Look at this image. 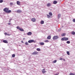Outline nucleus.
I'll return each instance as SVG.
<instances>
[{"label":"nucleus","instance_id":"f257e3e1","mask_svg":"<svg viewBox=\"0 0 75 75\" xmlns=\"http://www.w3.org/2000/svg\"><path fill=\"white\" fill-rule=\"evenodd\" d=\"M9 9L7 8H5L4 9V11L5 12V13H10L11 12V10H9Z\"/></svg>","mask_w":75,"mask_h":75},{"label":"nucleus","instance_id":"f03ea898","mask_svg":"<svg viewBox=\"0 0 75 75\" xmlns=\"http://www.w3.org/2000/svg\"><path fill=\"white\" fill-rule=\"evenodd\" d=\"M61 40L62 41H67L68 40V38L66 37H64L62 38Z\"/></svg>","mask_w":75,"mask_h":75},{"label":"nucleus","instance_id":"7ed1b4c3","mask_svg":"<svg viewBox=\"0 0 75 75\" xmlns=\"http://www.w3.org/2000/svg\"><path fill=\"white\" fill-rule=\"evenodd\" d=\"M16 28L19 30V31H24L23 29L20 28V27L19 26H17L16 27Z\"/></svg>","mask_w":75,"mask_h":75},{"label":"nucleus","instance_id":"20e7f679","mask_svg":"<svg viewBox=\"0 0 75 75\" xmlns=\"http://www.w3.org/2000/svg\"><path fill=\"white\" fill-rule=\"evenodd\" d=\"M35 42V41L34 40H30L28 41V42L29 43H31L32 42Z\"/></svg>","mask_w":75,"mask_h":75},{"label":"nucleus","instance_id":"39448f33","mask_svg":"<svg viewBox=\"0 0 75 75\" xmlns=\"http://www.w3.org/2000/svg\"><path fill=\"white\" fill-rule=\"evenodd\" d=\"M38 53V52L37 51H35L33 52L32 53V55H37Z\"/></svg>","mask_w":75,"mask_h":75},{"label":"nucleus","instance_id":"423d86ee","mask_svg":"<svg viewBox=\"0 0 75 75\" xmlns=\"http://www.w3.org/2000/svg\"><path fill=\"white\" fill-rule=\"evenodd\" d=\"M58 37L57 36H54L53 37V40H56V39H58Z\"/></svg>","mask_w":75,"mask_h":75},{"label":"nucleus","instance_id":"0eeeda50","mask_svg":"<svg viewBox=\"0 0 75 75\" xmlns=\"http://www.w3.org/2000/svg\"><path fill=\"white\" fill-rule=\"evenodd\" d=\"M42 72L43 74H45V73L46 72V71L45 70V69H43L42 70Z\"/></svg>","mask_w":75,"mask_h":75},{"label":"nucleus","instance_id":"6e6552de","mask_svg":"<svg viewBox=\"0 0 75 75\" xmlns=\"http://www.w3.org/2000/svg\"><path fill=\"white\" fill-rule=\"evenodd\" d=\"M32 21L33 22H35V21H36V19L35 18H33L32 19Z\"/></svg>","mask_w":75,"mask_h":75},{"label":"nucleus","instance_id":"1a4fd4ad","mask_svg":"<svg viewBox=\"0 0 75 75\" xmlns=\"http://www.w3.org/2000/svg\"><path fill=\"white\" fill-rule=\"evenodd\" d=\"M3 42H4V43H6V44H7V43H8L7 41L6 40H3Z\"/></svg>","mask_w":75,"mask_h":75},{"label":"nucleus","instance_id":"9d476101","mask_svg":"<svg viewBox=\"0 0 75 75\" xmlns=\"http://www.w3.org/2000/svg\"><path fill=\"white\" fill-rule=\"evenodd\" d=\"M32 34V33L31 32H29L27 33V35H30Z\"/></svg>","mask_w":75,"mask_h":75},{"label":"nucleus","instance_id":"9b49d317","mask_svg":"<svg viewBox=\"0 0 75 75\" xmlns=\"http://www.w3.org/2000/svg\"><path fill=\"white\" fill-rule=\"evenodd\" d=\"M17 13H21V10H17Z\"/></svg>","mask_w":75,"mask_h":75},{"label":"nucleus","instance_id":"f8f14e48","mask_svg":"<svg viewBox=\"0 0 75 75\" xmlns=\"http://www.w3.org/2000/svg\"><path fill=\"white\" fill-rule=\"evenodd\" d=\"M39 44L40 45H44V43L43 42L40 43Z\"/></svg>","mask_w":75,"mask_h":75},{"label":"nucleus","instance_id":"ddd939ff","mask_svg":"<svg viewBox=\"0 0 75 75\" xmlns=\"http://www.w3.org/2000/svg\"><path fill=\"white\" fill-rule=\"evenodd\" d=\"M53 4H55L57 3V1H54L53 2Z\"/></svg>","mask_w":75,"mask_h":75},{"label":"nucleus","instance_id":"4468645a","mask_svg":"<svg viewBox=\"0 0 75 75\" xmlns=\"http://www.w3.org/2000/svg\"><path fill=\"white\" fill-rule=\"evenodd\" d=\"M50 6H51V4L50 3H48L47 5V6L48 7H50Z\"/></svg>","mask_w":75,"mask_h":75},{"label":"nucleus","instance_id":"2eb2a0df","mask_svg":"<svg viewBox=\"0 0 75 75\" xmlns=\"http://www.w3.org/2000/svg\"><path fill=\"white\" fill-rule=\"evenodd\" d=\"M47 39L48 40H50L51 39V36H49L47 37Z\"/></svg>","mask_w":75,"mask_h":75},{"label":"nucleus","instance_id":"dca6fc26","mask_svg":"<svg viewBox=\"0 0 75 75\" xmlns=\"http://www.w3.org/2000/svg\"><path fill=\"white\" fill-rule=\"evenodd\" d=\"M44 21H41V23H40V24H44Z\"/></svg>","mask_w":75,"mask_h":75},{"label":"nucleus","instance_id":"f3484780","mask_svg":"<svg viewBox=\"0 0 75 75\" xmlns=\"http://www.w3.org/2000/svg\"><path fill=\"white\" fill-rule=\"evenodd\" d=\"M71 34H72V35H75V32L74 31H72V32H71Z\"/></svg>","mask_w":75,"mask_h":75},{"label":"nucleus","instance_id":"a211bd4d","mask_svg":"<svg viewBox=\"0 0 75 75\" xmlns=\"http://www.w3.org/2000/svg\"><path fill=\"white\" fill-rule=\"evenodd\" d=\"M65 35H66V34H65V33H64L62 34V37H64L65 36Z\"/></svg>","mask_w":75,"mask_h":75},{"label":"nucleus","instance_id":"6ab92c4d","mask_svg":"<svg viewBox=\"0 0 75 75\" xmlns=\"http://www.w3.org/2000/svg\"><path fill=\"white\" fill-rule=\"evenodd\" d=\"M60 17H61V15H60V14H59V15H58V18L59 19V18H60Z\"/></svg>","mask_w":75,"mask_h":75},{"label":"nucleus","instance_id":"aec40b11","mask_svg":"<svg viewBox=\"0 0 75 75\" xmlns=\"http://www.w3.org/2000/svg\"><path fill=\"white\" fill-rule=\"evenodd\" d=\"M47 18H50L51 17L50 15H47Z\"/></svg>","mask_w":75,"mask_h":75},{"label":"nucleus","instance_id":"412c9836","mask_svg":"<svg viewBox=\"0 0 75 75\" xmlns=\"http://www.w3.org/2000/svg\"><path fill=\"white\" fill-rule=\"evenodd\" d=\"M36 50L37 51H40L41 50V49H40V48H37Z\"/></svg>","mask_w":75,"mask_h":75},{"label":"nucleus","instance_id":"4be33fe9","mask_svg":"<svg viewBox=\"0 0 75 75\" xmlns=\"http://www.w3.org/2000/svg\"><path fill=\"white\" fill-rule=\"evenodd\" d=\"M17 4L18 5H20V2L19 1H17Z\"/></svg>","mask_w":75,"mask_h":75},{"label":"nucleus","instance_id":"5701e85b","mask_svg":"<svg viewBox=\"0 0 75 75\" xmlns=\"http://www.w3.org/2000/svg\"><path fill=\"white\" fill-rule=\"evenodd\" d=\"M44 42H49V41H48V40H46Z\"/></svg>","mask_w":75,"mask_h":75},{"label":"nucleus","instance_id":"b1692460","mask_svg":"<svg viewBox=\"0 0 75 75\" xmlns=\"http://www.w3.org/2000/svg\"><path fill=\"white\" fill-rule=\"evenodd\" d=\"M25 45H28V42H25Z\"/></svg>","mask_w":75,"mask_h":75},{"label":"nucleus","instance_id":"393cba45","mask_svg":"<svg viewBox=\"0 0 75 75\" xmlns=\"http://www.w3.org/2000/svg\"><path fill=\"white\" fill-rule=\"evenodd\" d=\"M57 62V60H55L53 62V63H56Z\"/></svg>","mask_w":75,"mask_h":75},{"label":"nucleus","instance_id":"a878e982","mask_svg":"<svg viewBox=\"0 0 75 75\" xmlns=\"http://www.w3.org/2000/svg\"><path fill=\"white\" fill-rule=\"evenodd\" d=\"M66 43H67V44H70V41H68Z\"/></svg>","mask_w":75,"mask_h":75},{"label":"nucleus","instance_id":"bb28decb","mask_svg":"<svg viewBox=\"0 0 75 75\" xmlns=\"http://www.w3.org/2000/svg\"><path fill=\"white\" fill-rule=\"evenodd\" d=\"M12 57L13 58H14V57H15V54H13L12 55Z\"/></svg>","mask_w":75,"mask_h":75},{"label":"nucleus","instance_id":"cd10ccee","mask_svg":"<svg viewBox=\"0 0 75 75\" xmlns=\"http://www.w3.org/2000/svg\"><path fill=\"white\" fill-rule=\"evenodd\" d=\"M49 14L50 15V16H52V13H51V12H50L49 13Z\"/></svg>","mask_w":75,"mask_h":75},{"label":"nucleus","instance_id":"c85d7f7f","mask_svg":"<svg viewBox=\"0 0 75 75\" xmlns=\"http://www.w3.org/2000/svg\"><path fill=\"white\" fill-rule=\"evenodd\" d=\"M3 2V0H0V3H1Z\"/></svg>","mask_w":75,"mask_h":75},{"label":"nucleus","instance_id":"c756f323","mask_svg":"<svg viewBox=\"0 0 75 75\" xmlns=\"http://www.w3.org/2000/svg\"><path fill=\"white\" fill-rule=\"evenodd\" d=\"M67 54L68 55H70L69 54V51L67 52Z\"/></svg>","mask_w":75,"mask_h":75},{"label":"nucleus","instance_id":"7c9ffc66","mask_svg":"<svg viewBox=\"0 0 75 75\" xmlns=\"http://www.w3.org/2000/svg\"><path fill=\"white\" fill-rule=\"evenodd\" d=\"M70 75H75V74L72 73H70L69 74Z\"/></svg>","mask_w":75,"mask_h":75},{"label":"nucleus","instance_id":"2f4dec72","mask_svg":"<svg viewBox=\"0 0 75 75\" xmlns=\"http://www.w3.org/2000/svg\"><path fill=\"white\" fill-rule=\"evenodd\" d=\"M7 33H4V34L5 35H7Z\"/></svg>","mask_w":75,"mask_h":75},{"label":"nucleus","instance_id":"473e14b6","mask_svg":"<svg viewBox=\"0 0 75 75\" xmlns=\"http://www.w3.org/2000/svg\"><path fill=\"white\" fill-rule=\"evenodd\" d=\"M61 29H59L58 30V31L59 32V31H61Z\"/></svg>","mask_w":75,"mask_h":75},{"label":"nucleus","instance_id":"72a5a7b5","mask_svg":"<svg viewBox=\"0 0 75 75\" xmlns=\"http://www.w3.org/2000/svg\"><path fill=\"white\" fill-rule=\"evenodd\" d=\"M73 22H74V23H75V19H73Z\"/></svg>","mask_w":75,"mask_h":75},{"label":"nucleus","instance_id":"f704fd0d","mask_svg":"<svg viewBox=\"0 0 75 75\" xmlns=\"http://www.w3.org/2000/svg\"><path fill=\"white\" fill-rule=\"evenodd\" d=\"M11 35V34H7V35H8V36H9V35Z\"/></svg>","mask_w":75,"mask_h":75},{"label":"nucleus","instance_id":"c9c22d12","mask_svg":"<svg viewBox=\"0 0 75 75\" xmlns=\"http://www.w3.org/2000/svg\"><path fill=\"white\" fill-rule=\"evenodd\" d=\"M59 74V73H58L57 74H55L54 75H58Z\"/></svg>","mask_w":75,"mask_h":75},{"label":"nucleus","instance_id":"e433bc0d","mask_svg":"<svg viewBox=\"0 0 75 75\" xmlns=\"http://www.w3.org/2000/svg\"><path fill=\"white\" fill-rule=\"evenodd\" d=\"M13 4V3H10V4L11 5H12V4Z\"/></svg>","mask_w":75,"mask_h":75},{"label":"nucleus","instance_id":"4c0bfd02","mask_svg":"<svg viewBox=\"0 0 75 75\" xmlns=\"http://www.w3.org/2000/svg\"><path fill=\"white\" fill-rule=\"evenodd\" d=\"M21 42L22 43H24V42H23V41H21Z\"/></svg>","mask_w":75,"mask_h":75},{"label":"nucleus","instance_id":"58836bf2","mask_svg":"<svg viewBox=\"0 0 75 75\" xmlns=\"http://www.w3.org/2000/svg\"><path fill=\"white\" fill-rule=\"evenodd\" d=\"M60 60H62V58H60Z\"/></svg>","mask_w":75,"mask_h":75},{"label":"nucleus","instance_id":"ea45409f","mask_svg":"<svg viewBox=\"0 0 75 75\" xmlns=\"http://www.w3.org/2000/svg\"><path fill=\"white\" fill-rule=\"evenodd\" d=\"M8 25H10V23H8Z\"/></svg>","mask_w":75,"mask_h":75},{"label":"nucleus","instance_id":"a19ab883","mask_svg":"<svg viewBox=\"0 0 75 75\" xmlns=\"http://www.w3.org/2000/svg\"><path fill=\"white\" fill-rule=\"evenodd\" d=\"M12 20V19L11 18L10 19V20Z\"/></svg>","mask_w":75,"mask_h":75},{"label":"nucleus","instance_id":"79ce46f5","mask_svg":"<svg viewBox=\"0 0 75 75\" xmlns=\"http://www.w3.org/2000/svg\"><path fill=\"white\" fill-rule=\"evenodd\" d=\"M63 61H65V59H63Z\"/></svg>","mask_w":75,"mask_h":75},{"label":"nucleus","instance_id":"37998d69","mask_svg":"<svg viewBox=\"0 0 75 75\" xmlns=\"http://www.w3.org/2000/svg\"><path fill=\"white\" fill-rule=\"evenodd\" d=\"M23 40H25V38H23Z\"/></svg>","mask_w":75,"mask_h":75},{"label":"nucleus","instance_id":"c03bdc74","mask_svg":"<svg viewBox=\"0 0 75 75\" xmlns=\"http://www.w3.org/2000/svg\"><path fill=\"white\" fill-rule=\"evenodd\" d=\"M10 21H9V22H10Z\"/></svg>","mask_w":75,"mask_h":75},{"label":"nucleus","instance_id":"a18cd8bd","mask_svg":"<svg viewBox=\"0 0 75 75\" xmlns=\"http://www.w3.org/2000/svg\"><path fill=\"white\" fill-rule=\"evenodd\" d=\"M19 46H21V45H19Z\"/></svg>","mask_w":75,"mask_h":75},{"label":"nucleus","instance_id":"49530a36","mask_svg":"<svg viewBox=\"0 0 75 75\" xmlns=\"http://www.w3.org/2000/svg\"><path fill=\"white\" fill-rule=\"evenodd\" d=\"M62 27H63V26H62Z\"/></svg>","mask_w":75,"mask_h":75}]
</instances>
